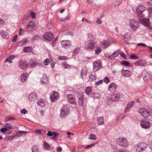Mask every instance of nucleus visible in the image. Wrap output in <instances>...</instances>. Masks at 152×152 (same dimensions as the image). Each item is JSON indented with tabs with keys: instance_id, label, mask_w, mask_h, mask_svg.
Returning a JSON list of instances; mask_svg holds the SVG:
<instances>
[{
	"instance_id": "nucleus-63",
	"label": "nucleus",
	"mask_w": 152,
	"mask_h": 152,
	"mask_svg": "<svg viewBox=\"0 0 152 152\" xmlns=\"http://www.w3.org/2000/svg\"><path fill=\"white\" fill-rule=\"evenodd\" d=\"M121 56L124 58H125L126 57V56L125 54L123 52H121Z\"/></svg>"
},
{
	"instance_id": "nucleus-27",
	"label": "nucleus",
	"mask_w": 152,
	"mask_h": 152,
	"mask_svg": "<svg viewBox=\"0 0 152 152\" xmlns=\"http://www.w3.org/2000/svg\"><path fill=\"white\" fill-rule=\"evenodd\" d=\"M80 96L79 97L78 103L80 105L82 106L83 103V94L81 92H79Z\"/></svg>"
},
{
	"instance_id": "nucleus-4",
	"label": "nucleus",
	"mask_w": 152,
	"mask_h": 152,
	"mask_svg": "<svg viewBox=\"0 0 152 152\" xmlns=\"http://www.w3.org/2000/svg\"><path fill=\"white\" fill-rule=\"evenodd\" d=\"M69 109L67 105H64L60 110V116L65 117L67 116L69 113Z\"/></svg>"
},
{
	"instance_id": "nucleus-51",
	"label": "nucleus",
	"mask_w": 152,
	"mask_h": 152,
	"mask_svg": "<svg viewBox=\"0 0 152 152\" xmlns=\"http://www.w3.org/2000/svg\"><path fill=\"white\" fill-rule=\"evenodd\" d=\"M1 132L2 133H5L8 130L5 127L2 128L0 129Z\"/></svg>"
},
{
	"instance_id": "nucleus-17",
	"label": "nucleus",
	"mask_w": 152,
	"mask_h": 152,
	"mask_svg": "<svg viewBox=\"0 0 152 152\" xmlns=\"http://www.w3.org/2000/svg\"><path fill=\"white\" fill-rule=\"evenodd\" d=\"M122 76L126 77H129L132 75V73L129 70L122 69L121 71Z\"/></svg>"
},
{
	"instance_id": "nucleus-22",
	"label": "nucleus",
	"mask_w": 152,
	"mask_h": 152,
	"mask_svg": "<svg viewBox=\"0 0 152 152\" xmlns=\"http://www.w3.org/2000/svg\"><path fill=\"white\" fill-rule=\"evenodd\" d=\"M35 26V23L33 21H30L27 26V29L30 30L34 28Z\"/></svg>"
},
{
	"instance_id": "nucleus-11",
	"label": "nucleus",
	"mask_w": 152,
	"mask_h": 152,
	"mask_svg": "<svg viewBox=\"0 0 152 152\" xmlns=\"http://www.w3.org/2000/svg\"><path fill=\"white\" fill-rule=\"evenodd\" d=\"M58 94L57 92L53 91L50 93V98L52 102H54L56 100L58 99Z\"/></svg>"
},
{
	"instance_id": "nucleus-53",
	"label": "nucleus",
	"mask_w": 152,
	"mask_h": 152,
	"mask_svg": "<svg viewBox=\"0 0 152 152\" xmlns=\"http://www.w3.org/2000/svg\"><path fill=\"white\" fill-rule=\"evenodd\" d=\"M40 38L39 35H35L32 38L33 40H37Z\"/></svg>"
},
{
	"instance_id": "nucleus-10",
	"label": "nucleus",
	"mask_w": 152,
	"mask_h": 152,
	"mask_svg": "<svg viewBox=\"0 0 152 152\" xmlns=\"http://www.w3.org/2000/svg\"><path fill=\"white\" fill-rule=\"evenodd\" d=\"M19 67L22 69L25 70L28 65L27 62L25 60H20L18 62Z\"/></svg>"
},
{
	"instance_id": "nucleus-60",
	"label": "nucleus",
	"mask_w": 152,
	"mask_h": 152,
	"mask_svg": "<svg viewBox=\"0 0 152 152\" xmlns=\"http://www.w3.org/2000/svg\"><path fill=\"white\" fill-rule=\"evenodd\" d=\"M18 38V36L17 35H15L13 37V39H12V42H15L16 41V40Z\"/></svg>"
},
{
	"instance_id": "nucleus-46",
	"label": "nucleus",
	"mask_w": 152,
	"mask_h": 152,
	"mask_svg": "<svg viewBox=\"0 0 152 152\" xmlns=\"http://www.w3.org/2000/svg\"><path fill=\"white\" fill-rule=\"evenodd\" d=\"M43 77L45 78H43V77H42L41 80V82L44 83L47 82L48 80V78L45 75V77L43 76Z\"/></svg>"
},
{
	"instance_id": "nucleus-40",
	"label": "nucleus",
	"mask_w": 152,
	"mask_h": 152,
	"mask_svg": "<svg viewBox=\"0 0 152 152\" xmlns=\"http://www.w3.org/2000/svg\"><path fill=\"white\" fill-rule=\"evenodd\" d=\"M80 51V48H77L75 49L73 52L72 55L73 56L78 54Z\"/></svg>"
},
{
	"instance_id": "nucleus-35",
	"label": "nucleus",
	"mask_w": 152,
	"mask_h": 152,
	"mask_svg": "<svg viewBox=\"0 0 152 152\" xmlns=\"http://www.w3.org/2000/svg\"><path fill=\"white\" fill-rule=\"evenodd\" d=\"M5 127L7 129V130L11 129L13 127L11 124L9 123H7L4 124Z\"/></svg>"
},
{
	"instance_id": "nucleus-49",
	"label": "nucleus",
	"mask_w": 152,
	"mask_h": 152,
	"mask_svg": "<svg viewBox=\"0 0 152 152\" xmlns=\"http://www.w3.org/2000/svg\"><path fill=\"white\" fill-rule=\"evenodd\" d=\"M130 58L131 59H136L138 58V57L134 54H132L131 55Z\"/></svg>"
},
{
	"instance_id": "nucleus-23",
	"label": "nucleus",
	"mask_w": 152,
	"mask_h": 152,
	"mask_svg": "<svg viewBox=\"0 0 152 152\" xmlns=\"http://www.w3.org/2000/svg\"><path fill=\"white\" fill-rule=\"evenodd\" d=\"M2 37L4 38L7 39L9 37V35L8 33L3 30H1L0 31Z\"/></svg>"
},
{
	"instance_id": "nucleus-20",
	"label": "nucleus",
	"mask_w": 152,
	"mask_h": 152,
	"mask_svg": "<svg viewBox=\"0 0 152 152\" xmlns=\"http://www.w3.org/2000/svg\"><path fill=\"white\" fill-rule=\"evenodd\" d=\"M135 103V101H132L128 103L127 107H126L124 110L125 112L126 113V112H128L129 111L128 110L131 107H132Z\"/></svg>"
},
{
	"instance_id": "nucleus-15",
	"label": "nucleus",
	"mask_w": 152,
	"mask_h": 152,
	"mask_svg": "<svg viewBox=\"0 0 152 152\" xmlns=\"http://www.w3.org/2000/svg\"><path fill=\"white\" fill-rule=\"evenodd\" d=\"M139 112L142 115L144 118H146L149 116L150 115V113L147 111L145 109H139Z\"/></svg>"
},
{
	"instance_id": "nucleus-24",
	"label": "nucleus",
	"mask_w": 152,
	"mask_h": 152,
	"mask_svg": "<svg viewBox=\"0 0 152 152\" xmlns=\"http://www.w3.org/2000/svg\"><path fill=\"white\" fill-rule=\"evenodd\" d=\"M87 72V68L86 67L83 68L81 70V78H83L84 77H85L86 75Z\"/></svg>"
},
{
	"instance_id": "nucleus-41",
	"label": "nucleus",
	"mask_w": 152,
	"mask_h": 152,
	"mask_svg": "<svg viewBox=\"0 0 152 152\" xmlns=\"http://www.w3.org/2000/svg\"><path fill=\"white\" fill-rule=\"evenodd\" d=\"M53 136L52 137V139L54 140L56 139L58 135V133L57 132H53Z\"/></svg>"
},
{
	"instance_id": "nucleus-64",
	"label": "nucleus",
	"mask_w": 152,
	"mask_h": 152,
	"mask_svg": "<svg viewBox=\"0 0 152 152\" xmlns=\"http://www.w3.org/2000/svg\"><path fill=\"white\" fill-rule=\"evenodd\" d=\"M51 67L52 68H53L54 67L55 65V63L54 62L52 61H51L50 63Z\"/></svg>"
},
{
	"instance_id": "nucleus-57",
	"label": "nucleus",
	"mask_w": 152,
	"mask_h": 152,
	"mask_svg": "<svg viewBox=\"0 0 152 152\" xmlns=\"http://www.w3.org/2000/svg\"><path fill=\"white\" fill-rule=\"evenodd\" d=\"M31 15H32V19H34L35 18V13L33 11L31 12Z\"/></svg>"
},
{
	"instance_id": "nucleus-6",
	"label": "nucleus",
	"mask_w": 152,
	"mask_h": 152,
	"mask_svg": "<svg viewBox=\"0 0 152 152\" xmlns=\"http://www.w3.org/2000/svg\"><path fill=\"white\" fill-rule=\"evenodd\" d=\"M145 10V7L142 5L139 4L136 9V12L138 16L141 18L144 17L143 12Z\"/></svg>"
},
{
	"instance_id": "nucleus-32",
	"label": "nucleus",
	"mask_w": 152,
	"mask_h": 152,
	"mask_svg": "<svg viewBox=\"0 0 152 152\" xmlns=\"http://www.w3.org/2000/svg\"><path fill=\"white\" fill-rule=\"evenodd\" d=\"M44 149L46 150H49L50 149V147L45 142H44Z\"/></svg>"
},
{
	"instance_id": "nucleus-26",
	"label": "nucleus",
	"mask_w": 152,
	"mask_h": 152,
	"mask_svg": "<svg viewBox=\"0 0 152 152\" xmlns=\"http://www.w3.org/2000/svg\"><path fill=\"white\" fill-rule=\"evenodd\" d=\"M37 104L41 107H44L45 105V102L44 99H40L38 101Z\"/></svg>"
},
{
	"instance_id": "nucleus-16",
	"label": "nucleus",
	"mask_w": 152,
	"mask_h": 152,
	"mask_svg": "<svg viewBox=\"0 0 152 152\" xmlns=\"http://www.w3.org/2000/svg\"><path fill=\"white\" fill-rule=\"evenodd\" d=\"M117 88V85L114 83H112L110 85L108 90L111 92L114 93L116 91Z\"/></svg>"
},
{
	"instance_id": "nucleus-18",
	"label": "nucleus",
	"mask_w": 152,
	"mask_h": 152,
	"mask_svg": "<svg viewBox=\"0 0 152 152\" xmlns=\"http://www.w3.org/2000/svg\"><path fill=\"white\" fill-rule=\"evenodd\" d=\"M28 98L29 100L31 101H34L37 99V94L34 93H32L29 95Z\"/></svg>"
},
{
	"instance_id": "nucleus-38",
	"label": "nucleus",
	"mask_w": 152,
	"mask_h": 152,
	"mask_svg": "<svg viewBox=\"0 0 152 152\" xmlns=\"http://www.w3.org/2000/svg\"><path fill=\"white\" fill-rule=\"evenodd\" d=\"M62 65L65 68L70 69L71 68V66L68 64L66 62H63L62 63Z\"/></svg>"
},
{
	"instance_id": "nucleus-5",
	"label": "nucleus",
	"mask_w": 152,
	"mask_h": 152,
	"mask_svg": "<svg viewBox=\"0 0 152 152\" xmlns=\"http://www.w3.org/2000/svg\"><path fill=\"white\" fill-rule=\"evenodd\" d=\"M138 22L134 19H131L129 20V26L131 30L132 31H135L139 27Z\"/></svg>"
},
{
	"instance_id": "nucleus-14",
	"label": "nucleus",
	"mask_w": 152,
	"mask_h": 152,
	"mask_svg": "<svg viewBox=\"0 0 152 152\" xmlns=\"http://www.w3.org/2000/svg\"><path fill=\"white\" fill-rule=\"evenodd\" d=\"M93 64V70L95 72L97 71L100 69L102 66V64L99 61H94Z\"/></svg>"
},
{
	"instance_id": "nucleus-21",
	"label": "nucleus",
	"mask_w": 152,
	"mask_h": 152,
	"mask_svg": "<svg viewBox=\"0 0 152 152\" xmlns=\"http://www.w3.org/2000/svg\"><path fill=\"white\" fill-rule=\"evenodd\" d=\"M98 124L99 125H103L104 124V117H98L97 119Z\"/></svg>"
},
{
	"instance_id": "nucleus-42",
	"label": "nucleus",
	"mask_w": 152,
	"mask_h": 152,
	"mask_svg": "<svg viewBox=\"0 0 152 152\" xmlns=\"http://www.w3.org/2000/svg\"><path fill=\"white\" fill-rule=\"evenodd\" d=\"M15 56L13 55H10L6 59L5 62H6L9 61V60H10L13 59L15 57Z\"/></svg>"
},
{
	"instance_id": "nucleus-58",
	"label": "nucleus",
	"mask_w": 152,
	"mask_h": 152,
	"mask_svg": "<svg viewBox=\"0 0 152 152\" xmlns=\"http://www.w3.org/2000/svg\"><path fill=\"white\" fill-rule=\"evenodd\" d=\"M26 112H27V111H26V110L25 109H23V110H22L20 111L21 113L22 114H26Z\"/></svg>"
},
{
	"instance_id": "nucleus-8",
	"label": "nucleus",
	"mask_w": 152,
	"mask_h": 152,
	"mask_svg": "<svg viewBox=\"0 0 152 152\" xmlns=\"http://www.w3.org/2000/svg\"><path fill=\"white\" fill-rule=\"evenodd\" d=\"M96 42L93 40H88L85 42V48L87 49H93L95 47Z\"/></svg>"
},
{
	"instance_id": "nucleus-31",
	"label": "nucleus",
	"mask_w": 152,
	"mask_h": 152,
	"mask_svg": "<svg viewBox=\"0 0 152 152\" xmlns=\"http://www.w3.org/2000/svg\"><path fill=\"white\" fill-rule=\"evenodd\" d=\"M32 152H39V147L38 146L34 145L32 148Z\"/></svg>"
},
{
	"instance_id": "nucleus-1",
	"label": "nucleus",
	"mask_w": 152,
	"mask_h": 152,
	"mask_svg": "<svg viewBox=\"0 0 152 152\" xmlns=\"http://www.w3.org/2000/svg\"><path fill=\"white\" fill-rule=\"evenodd\" d=\"M147 147V145L145 143L140 142L134 146V148L136 152H140L144 151Z\"/></svg>"
},
{
	"instance_id": "nucleus-37",
	"label": "nucleus",
	"mask_w": 152,
	"mask_h": 152,
	"mask_svg": "<svg viewBox=\"0 0 152 152\" xmlns=\"http://www.w3.org/2000/svg\"><path fill=\"white\" fill-rule=\"evenodd\" d=\"M131 34L129 32L126 33L123 36V37L124 39H130L131 37Z\"/></svg>"
},
{
	"instance_id": "nucleus-61",
	"label": "nucleus",
	"mask_w": 152,
	"mask_h": 152,
	"mask_svg": "<svg viewBox=\"0 0 152 152\" xmlns=\"http://www.w3.org/2000/svg\"><path fill=\"white\" fill-rule=\"evenodd\" d=\"M108 58L111 60H112L114 59V57H113V56H112V54L111 55L108 56Z\"/></svg>"
},
{
	"instance_id": "nucleus-30",
	"label": "nucleus",
	"mask_w": 152,
	"mask_h": 152,
	"mask_svg": "<svg viewBox=\"0 0 152 152\" xmlns=\"http://www.w3.org/2000/svg\"><path fill=\"white\" fill-rule=\"evenodd\" d=\"M32 50V48L31 47L28 46L24 47L23 49V51L26 53H28L30 52Z\"/></svg>"
},
{
	"instance_id": "nucleus-50",
	"label": "nucleus",
	"mask_w": 152,
	"mask_h": 152,
	"mask_svg": "<svg viewBox=\"0 0 152 152\" xmlns=\"http://www.w3.org/2000/svg\"><path fill=\"white\" fill-rule=\"evenodd\" d=\"M50 60L49 58H46L44 61V63L45 65L47 66L49 64Z\"/></svg>"
},
{
	"instance_id": "nucleus-25",
	"label": "nucleus",
	"mask_w": 152,
	"mask_h": 152,
	"mask_svg": "<svg viewBox=\"0 0 152 152\" xmlns=\"http://www.w3.org/2000/svg\"><path fill=\"white\" fill-rule=\"evenodd\" d=\"M146 62L145 61L140 60L135 62L134 64L136 65L143 66L146 65Z\"/></svg>"
},
{
	"instance_id": "nucleus-59",
	"label": "nucleus",
	"mask_w": 152,
	"mask_h": 152,
	"mask_svg": "<svg viewBox=\"0 0 152 152\" xmlns=\"http://www.w3.org/2000/svg\"><path fill=\"white\" fill-rule=\"evenodd\" d=\"M47 135L48 136L51 137L53 135V134L51 131H48Z\"/></svg>"
},
{
	"instance_id": "nucleus-9",
	"label": "nucleus",
	"mask_w": 152,
	"mask_h": 152,
	"mask_svg": "<svg viewBox=\"0 0 152 152\" xmlns=\"http://www.w3.org/2000/svg\"><path fill=\"white\" fill-rule=\"evenodd\" d=\"M120 98V94L117 93L116 94H113L107 97V99L110 101H118Z\"/></svg>"
},
{
	"instance_id": "nucleus-3",
	"label": "nucleus",
	"mask_w": 152,
	"mask_h": 152,
	"mask_svg": "<svg viewBox=\"0 0 152 152\" xmlns=\"http://www.w3.org/2000/svg\"><path fill=\"white\" fill-rule=\"evenodd\" d=\"M57 37H58L54 39L53 40L52 39L54 37L53 34L51 32L46 33L43 36V38L45 39L48 41L52 40L53 44L56 41Z\"/></svg>"
},
{
	"instance_id": "nucleus-44",
	"label": "nucleus",
	"mask_w": 152,
	"mask_h": 152,
	"mask_svg": "<svg viewBox=\"0 0 152 152\" xmlns=\"http://www.w3.org/2000/svg\"><path fill=\"white\" fill-rule=\"evenodd\" d=\"M89 139L91 140H96V136L94 134H91L90 135Z\"/></svg>"
},
{
	"instance_id": "nucleus-13",
	"label": "nucleus",
	"mask_w": 152,
	"mask_h": 152,
	"mask_svg": "<svg viewBox=\"0 0 152 152\" xmlns=\"http://www.w3.org/2000/svg\"><path fill=\"white\" fill-rule=\"evenodd\" d=\"M142 75L145 81L149 80L151 79V76L149 73L145 70H143L142 72Z\"/></svg>"
},
{
	"instance_id": "nucleus-19",
	"label": "nucleus",
	"mask_w": 152,
	"mask_h": 152,
	"mask_svg": "<svg viewBox=\"0 0 152 152\" xmlns=\"http://www.w3.org/2000/svg\"><path fill=\"white\" fill-rule=\"evenodd\" d=\"M109 43L108 41L105 40L102 42L100 43V46L103 48H106L109 45Z\"/></svg>"
},
{
	"instance_id": "nucleus-45",
	"label": "nucleus",
	"mask_w": 152,
	"mask_h": 152,
	"mask_svg": "<svg viewBox=\"0 0 152 152\" xmlns=\"http://www.w3.org/2000/svg\"><path fill=\"white\" fill-rule=\"evenodd\" d=\"M30 64L31 67H34L37 66L38 64V63L36 62H34L32 63H30Z\"/></svg>"
},
{
	"instance_id": "nucleus-52",
	"label": "nucleus",
	"mask_w": 152,
	"mask_h": 152,
	"mask_svg": "<svg viewBox=\"0 0 152 152\" xmlns=\"http://www.w3.org/2000/svg\"><path fill=\"white\" fill-rule=\"evenodd\" d=\"M103 81L102 80H100L95 83V84L96 86H98L99 85L102 84L103 83Z\"/></svg>"
},
{
	"instance_id": "nucleus-28",
	"label": "nucleus",
	"mask_w": 152,
	"mask_h": 152,
	"mask_svg": "<svg viewBox=\"0 0 152 152\" xmlns=\"http://www.w3.org/2000/svg\"><path fill=\"white\" fill-rule=\"evenodd\" d=\"M142 23L144 26H148L149 27L148 25L150 23L149 19L148 18H145L143 19Z\"/></svg>"
},
{
	"instance_id": "nucleus-39",
	"label": "nucleus",
	"mask_w": 152,
	"mask_h": 152,
	"mask_svg": "<svg viewBox=\"0 0 152 152\" xmlns=\"http://www.w3.org/2000/svg\"><path fill=\"white\" fill-rule=\"evenodd\" d=\"M88 38L89 39V40H94L95 38L94 36L91 33L89 34L88 36Z\"/></svg>"
},
{
	"instance_id": "nucleus-54",
	"label": "nucleus",
	"mask_w": 152,
	"mask_h": 152,
	"mask_svg": "<svg viewBox=\"0 0 152 152\" xmlns=\"http://www.w3.org/2000/svg\"><path fill=\"white\" fill-rule=\"evenodd\" d=\"M104 81L107 84L108 83L110 82L109 80L107 77H105L104 79Z\"/></svg>"
},
{
	"instance_id": "nucleus-2",
	"label": "nucleus",
	"mask_w": 152,
	"mask_h": 152,
	"mask_svg": "<svg viewBox=\"0 0 152 152\" xmlns=\"http://www.w3.org/2000/svg\"><path fill=\"white\" fill-rule=\"evenodd\" d=\"M117 143L120 145L126 147L129 145V142L126 138L124 137L118 138L117 140Z\"/></svg>"
},
{
	"instance_id": "nucleus-47",
	"label": "nucleus",
	"mask_w": 152,
	"mask_h": 152,
	"mask_svg": "<svg viewBox=\"0 0 152 152\" xmlns=\"http://www.w3.org/2000/svg\"><path fill=\"white\" fill-rule=\"evenodd\" d=\"M96 76L95 75H90L89 76V80L91 81H92L93 80H95Z\"/></svg>"
},
{
	"instance_id": "nucleus-55",
	"label": "nucleus",
	"mask_w": 152,
	"mask_h": 152,
	"mask_svg": "<svg viewBox=\"0 0 152 152\" xmlns=\"http://www.w3.org/2000/svg\"><path fill=\"white\" fill-rule=\"evenodd\" d=\"M118 54L119 53L118 52H115L112 54V56H113V57H114L115 58L118 56Z\"/></svg>"
},
{
	"instance_id": "nucleus-56",
	"label": "nucleus",
	"mask_w": 152,
	"mask_h": 152,
	"mask_svg": "<svg viewBox=\"0 0 152 152\" xmlns=\"http://www.w3.org/2000/svg\"><path fill=\"white\" fill-rule=\"evenodd\" d=\"M117 152H128L126 149L121 148L118 150Z\"/></svg>"
},
{
	"instance_id": "nucleus-12",
	"label": "nucleus",
	"mask_w": 152,
	"mask_h": 152,
	"mask_svg": "<svg viewBox=\"0 0 152 152\" xmlns=\"http://www.w3.org/2000/svg\"><path fill=\"white\" fill-rule=\"evenodd\" d=\"M61 43L63 47L65 48H67L70 47L72 43L69 40H62L61 41Z\"/></svg>"
},
{
	"instance_id": "nucleus-43",
	"label": "nucleus",
	"mask_w": 152,
	"mask_h": 152,
	"mask_svg": "<svg viewBox=\"0 0 152 152\" xmlns=\"http://www.w3.org/2000/svg\"><path fill=\"white\" fill-rule=\"evenodd\" d=\"M101 51V48L99 47H97L96 48L95 51V53L96 54H99Z\"/></svg>"
},
{
	"instance_id": "nucleus-34",
	"label": "nucleus",
	"mask_w": 152,
	"mask_h": 152,
	"mask_svg": "<svg viewBox=\"0 0 152 152\" xmlns=\"http://www.w3.org/2000/svg\"><path fill=\"white\" fill-rule=\"evenodd\" d=\"M92 88L90 87H87L86 89L85 92L86 94L88 95H90L92 92Z\"/></svg>"
},
{
	"instance_id": "nucleus-62",
	"label": "nucleus",
	"mask_w": 152,
	"mask_h": 152,
	"mask_svg": "<svg viewBox=\"0 0 152 152\" xmlns=\"http://www.w3.org/2000/svg\"><path fill=\"white\" fill-rule=\"evenodd\" d=\"M96 23L98 24H100L102 23V21L99 18H98L96 21Z\"/></svg>"
},
{
	"instance_id": "nucleus-48",
	"label": "nucleus",
	"mask_w": 152,
	"mask_h": 152,
	"mask_svg": "<svg viewBox=\"0 0 152 152\" xmlns=\"http://www.w3.org/2000/svg\"><path fill=\"white\" fill-rule=\"evenodd\" d=\"M14 120V117L13 116H10L6 117L5 118V120L6 121H7L9 120Z\"/></svg>"
},
{
	"instance_id": "nucleus-36",
	"label": "nucleus",
	"mask_w": 152,
	"mask_h": 152,
	"mask_svg": "<svg viewBox=\"0 0 152 152\" xmlns=\"http://www.w3.org/2000/svg\"><path fill=\"white\" fill-rule=\"evenodd\" d=\"M121 64L123 66H129L130 65V63L128 61H122L121 62Z\"/></svg>"
},
{
	"instance_id": "nucleus-33",
	"label": "nucleus",
	"mask_w": 152,
	"mask_h": 152,
	"mask_svg": "<svg viewBox=\"0 0 152 152\" xmlns=\"http://www.w3.org/2000/svg\"><path fill=\"white\" fill-rule=\"evenodd\" d=\"M27 74L25 73H23L22 74L21 77V80L22 82L23 83L26 80Z\"/></svg>"
},
{
	"instance_id": "nucleus-7",
	"label": "nucleus",
	"mask_w": 152,
	"mask_h": 152,
	"mask_svg": "<svg viewBox=\"0 0 152 152\" xmlns=\"http://www.w3.org/2000/svg\"><path fill=\"white\" fill-rule=\"evenodd\" d=\"M140 124L142 128L146 129L149 128L151 125L150 121L146 119L141 120Z\"/></svg>"
},
{
	"instance_id": "nucleus-29",
	"label": "nucleus",
	"mask_w": 152,
	"mask_h": 152,
	"mask_svg": "<svg viewBox=\"0 0 152 152\" xmlns=\"http://www.w3.org/2000/svg\"><path fill=\"white\" fill-rule=\"evenodd\" d=\"M67 98L70 103H72L74 102V98L72 94H69L67 95Z\"/></svg>"
}]
</instances>
